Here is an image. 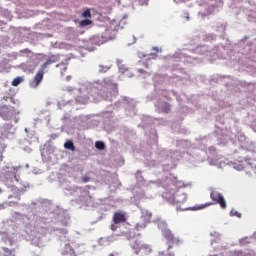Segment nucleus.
I'll use <instances>...</instances> for the list:
<instances>
[{
    "instance_id": "6ab92c4d",
    "label": "nucleus",
    "mask_w": 256,
    "mask_h": 256,
    "mask_svg": "<svg viewBox=\"0 0 256 256\" xmlns=\"http://www.w3.org/2000/svg\"><path fill=\"white\" fill-rule=\"evenodd\" d=\"M2 101H10V103H13L14 105L17 103L15 101V98H13V96H4Z\"/></svg>"
},
{
    "instance_id": "f3484780",
    "label": "nucleus",
    "mask_w": 256,
    "mask_h": 256,
    "mask_svg": "<svg viewBox=\"0 0 256 256\" xmlns=\"http://www.w3.org/2000/svg\"><path fill=\"white\" fill-rule=\"evenodd\" d=\"M95 147H96V149H99L100 151H103V149H105V143H103L101 141H97L95 143Z\"/></svg>"
},
{
    "instance_id": "393cba45",
    "label": "nucleus",
    "mask_w": 256,
    "mask_h": 256,
    "mask_svg": "<svg viewBox=\"0 0 256 256\" xmlns=\"http://www.w3.org/2000/svg\"><path fill=\"white\" fill-rule=\"evenodd\" d=\"M162 256H174L171 252H164L162 253Z\"/></svg>"
},
{
    "instance_id": "f03ea898",
    "label": "nucleus",
    "mask_w": 256,
    "mask_h": 256,
    "mask_svg": "<svg viewBox=\"0 0 256 256\" xmlns=\"http://www.w3.org/2000/svg\"><path fill=\"white\" fill-rule=\"evenodd\" d=\"M19 110L14 106L5 104V102L0 103V117L4 121H14L15 123L19 122Z\"/></svg>"
},
{
    "instance_id": "6e6552de",
    "label": "nucleus",
    "mask_w": 256,
    "mask_h": 256,
    "mask_svg": "<svg viewBox=\"0 0 256 256\" xmlns=\"http://www.w3.org/2000/svg\"><path fill=\"white\" fill-rule=\"evenodd\" d=\"M21 69H23L25 73H33V71H35V66H33L31 62H26L21 64Z\"/></svg>"
},
{
    "instance_id": "412c9836",
    "label": "nucleus",
    "mask_w": 256,
    "mask_h": 256,
    "mask_svg": "<svg viewBox=\"0 0 256 256\" xmlns=\"http://www.w3.org/2000/svg\"><path fill=\"white\" fill-rule=\"evenodd\" d=\"M211 205H213L212 202H207L205 204L200 205L198 209H205V207H211Z\"/></svg>"
},
{
    "instance_id": "2eb2a0df",
    "label": "nucleus",
    "mask_w": 256,
    "mask_h": 256,
    "mask_svg": "<svg viewBox=\"0 0 256 256\" xmlns=\"http://www.w3.org/2000/svg\"><path fill=\"white\" fill-rule=\"evenodd\" d=\"M20 83H23V78L17 77L12 81V86L17 87Z\"/></svg>"
},
{
    "instance_id": "4468645a",
    "label": "nucleus",
    "mask_w": 256,
    "mask_h": 256,
    "mask_svg": "<svg viewBox=\"0 0 256 256\" xmlns=\"http://www.w3.org/2000/svg\"><path fill=\"white\" fill-rule=\"evenodd\" d=\"M141 219L143 221H145V224L150 223L151 222V213H149V212L144 213L142 215Z\"/></svg>"
},
{
    "instance_id": "a878e982",
    "label": "nucleus",
    "mask_w": 256,
    "mask_h": 256,
    "mask_svg": "<svg viewBox=\"0 0 256 256\" xmlns=\"http://www.w3.org/2000/svg\"><path fill=\"white\" fill-rule=\"evenodd\" d=\"M4 252H5V253H9V255H11V253H12V252H11V249H9V248H4Z\"/></svg>"
},
{
    "instance_id": "bb28decb",
    "label": "nucleus",
    "mask_w": 256,
    "mask_h": 256,
    "mask_svg": "<svg viewBox=\"0 0 256 256\" xmlns=\"http://www.w3.org/2000/svg\"><path fill=\"white\" fill-rule=\"evenodd\" d=\"M3 161V154H0V163Z\"/></svg>"
},
{
    "instance_id": "4be33fe9",
    "label": "nucleus",
    "mask_w": 256,
    "mask_h": 256,
    "mask_svg": "<svg viewBox=\"0 0 256 256\" xmlns=\"http://www.w3.org/2000/svg\"><path fill=\"white\" fill-rule=\"evenodd\" d=\"M170 110H171V106L169 104L164 105V107L162 108V111H164V113H167Z\"/></svg>"
},
{
    "instance_id": "7ed1b4c3",
    "label": "nucleus",
    "mask_w": 256,
    "mask_h": 256,
    "mask_svg": "<svg viewBox=\"0 0 256 256\" xmlns=\"http://www.w3.org/2000/svg\"><path fill=\"white\" fill-rule=\"evenodd\" d=\"M177 186L175 184H170L165 192L163 193L162 197L166 199V201H169V203H185L187 201V196L185 194L182 195V199H179V195L175 196V193H177Z\"/></svg>"
},
{
    "instance_id": "0eeeda50",
    "label": "nucleus",
    "mask_w": 256,
    "mask_h": 256,
    "mask_svg": "<svg viewBox=\"0 0 256 256\" xmlns=\"http://www.w3.org/2000/svg\"><path fill=\"white\" fill-rule=\"evenodd\" d=\"M113 222L115 225H119L121 223H126L127 216H125V212H115L113 215Z\"/></svg>"
},
{
    "instance_id": "b1692460",
    "label": "nucleus",
    "mask_w": 256,
    "mask_h": 256,
    "mask_svg": "<svg viewBox=\"0 0 256 256\" xmlns=\"http://www.w3.org/2000/svg\"><path fill=\"white\" fill-rule=\"evenodd\" d=\"M108 70H109L108 67L100 66V71H101V73H105V71H108Z\"/></svg>"
},
{
    "instance_id": "aec40b11",
    "label": "nucleus",
    "mask_w": 256,
    "mask_h": 256,
    "mask_svg": "<svg viewBox=\"0 0 256 256\" xmlns=\"http://www.w3.org/2000/svg\"><path fill=\"white\" fill-rule=\"evenodd\" d=\"M231 217H241V213L237 212L235 209L230 211Z\"/></svg>"
},
{
    "instance_id": "5701e85b",
    "label": "nucleus",
    "mask_w": 256,
    "mask_h": 256,
    "mask_svg": "<svg viewBox=\"0 0 256 256\" xmlns=\"http://www.w3.org/2000/svg\"><path fill=\"white\" fill-rule=\"evenodd\" d=\"M82 181H83V183H89V181H91V178L88 176H84V177H82Z\"/></svg>"
},
{
    "instance_id": "ddd939ff",
    "label": "nucleus",
    "mask_w": 256,
    "mask_h": 256,
    "mask_svg": "<svg viewBox=\"0 0 256 256\" xmlns=\"http://www.w3.org/2000/svg\"><path fill=\"white\" fill-rule=\"evenodd\" d=\"M65 149H70V151H75V144H73V141L68 140L64 143Z\"/></svg>"
},
{
    "instance_id": "dca6fc26",
    "label": "nucleus",
    "mask_w": 256,
    "mask_h": 256,
    "mask_svg": "<svg viewBox=\"0 0 256 256\" xmlns=\"http://www.w3.org/2000/svg\"><path fill=\"white\" fill-rule=\"evenodd\" d=\"M91 23H93L91 20L84 19V20L80 21V27H87L88 25H91Z\"/></svg>"
},
{
    "instance_id": "c85d7f7f",
    "label": "nucleus",
    "mask_w": 256,
    "mask_h": 256,
    "mask_svg": "<svg viewBox=\"0 0 256 256\" xmlns=\"http://www.w3.org/2000/svg\"><path fill=\"white\" fill-rule=\"evenodd\" d=\"M1 191H2V190H1V188H0V193H1Z\"/></svg>"
},
{
    "instance_id": "cd10ccee",
    "label": "nucleus",
    "mask_w": 256,
    "mask_h": 256,
    "mask_svg": "<svg viewBox=\"0 0 256 256\" xmlns=\"http://www.w3.org/2000/svg\"><path fill=\"white\" fill-rule=\"evenodd\" d=\"M111 229H112V231H115V226H114V225H112Z\"/></svg>"
},
{
    "instance_id": "20e7f679",
    "label": "nucleus",
    "mask_w": 256,
    "mask_h": 256,
    "mask_svg": "<svg viewBox=\"0 0 256 256\" xmlns=\"http://www.w3.org/2000/svg\"><path fill=\"white\" fill-rule=\"evenodd\" d=\"M162 225L165 227L162 230V235L166 245L168 246V249H172L173 246L181 245V243H183L179 237H176L175 234H173V232L167 228L166 223H162Z\"/></svg>"
},
{
    "instance_id": "423d86ee",
    "label": "nucleus",
    "mask_w": 256,
    "mask_h": 256,
    "mask_svg": "<svg viewBox=\"0 0 256 256\" xmlns=\"http://www.w3.org/2000/svg\"><path fill=\"white\" fill-rule=\"evenodd\" d=\"M210 199H212L216 205H220L221 209H227V200H225L223 194L217 191H212L210 193Z\"/></svg>"
},
{
    "instance_id": "9b49d317",
    "label": "nucleus",
    "mask_w": 256,
    "mask_h": 256,
    "mask_svg": "<svg viewBox=\"0 0 256 256\" xmlns=\"http://www.w3.org/2000/svg\"><path fill=\"white\" fill-rule=\"evenodd\" d=\"M135 255H139V253H141V245H139V242L135 241L132 245H131Z\"/></svg>"
},
{
    "instance_id": "39448f33",
    "label": "nucleus",
    "mask_w": 256,
    "mask_h": 256,
    "mask_svg": "<svg viewBox=\"0 0 256 256\" xmlns=\"http://www.w3.org/2000/svg\"><path fill=\"white\" fill-rule=\"evenodd\" d=\"M138 65L139 67L137 68V72L139 75H150L149 69L153 67V59L148 58L146 60H141Z\"/></svg>"
},
{
    "instance_id": "f257e3e1",
    "label": "nucleus",
    "mask_w": 256,
    "mask_h": 256,
    "mask_svg": "<svg viewBox=\"0 0 256 256\" xmlns=\"http://www.w3.org/2000/svg\"><path fill=\"white\" fill-rule=\"evenodd\" d=\"M59 61V54H54L48 57L45 64H43L40 68V70L36 73L34 76V79L30 81V87L32 89H36V87H39V84L43 81V77L45 75V69L48 65H53V63H58Z\"/></svg>"
},
{
    "instance_id": "f8f14e48",
    "label": "nucleus",
    "mask_w": 256,
    "mask_h": 256,
    "mask_svg": "<svg viewBox=\"0 0 256 256\" xmlns=\"http://www.w3.org/2000/svg\"><path fill=\"white\" fill-rule=\"evenodd\" d=\"M142 255H149L151 253V247L147 244L141 245Z\"/></svg>"
},
{
    "instance_id": "1a4fd4ad",
    "label": "nucleus",
    "mask_w": 256,
    "mask_h": 256,
    "mask_svg": "<svg viewBox=\"0 0 256 256\" xmlns=\"http://www.w3.org/2000/svg\"><path fill=\"white\" fill-rule=\"evenodd\" d=\"M11 129H13V124L11 123H6L1 127V133L2 135H9V131H11Z\"/></svg>"
},
{
    "instance_id": "9d476101",
    "label": "nucleus",
    "mask_w": 256,
    "mask_h": 256,
    "mask_svg": "<svg viewBox=\"0 0 256 256\" xmlns=\"http://www.w3.org/2000/svg\"><path fill=\"white\" fill-rule=\"evenodd\" d=\"M69 63L66 62H61L59 64L56 65V67L58 69H60V73L61 75H65V73H67V67H68Z\"/></svg>"
},
{
    "instance_id": "a211bd4d",
    "label": "nucleus",
    "mask_w": 256,
    "mask_h": 256,
    "mask_svg": "<svg viewBox=\"0 0 256 256\" xmlns=\"http://www.w3.org/2000/svg\"><path fill=\"white\" fill-rule=\"evenodd\" d=\"M82 17H84V19H91V10H90V9H86V10L82 13Z\"/></svg>"
}]
</instances>
